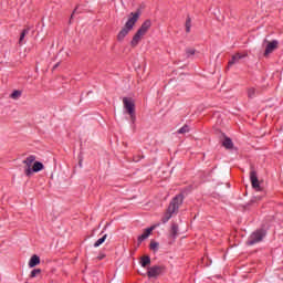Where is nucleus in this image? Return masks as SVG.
<instances>
[{
    "label": "nucleus",
    "mask_w": 283,
    "mask_h": 283,
    "mask_svg": "<svg viewBox=\"0 0 283 283\" xmlns=\"http://www.w3.org/2000/svg\"><path fill=\"white\" fill-rule=\"evenodd\" d=\"M124 108L126 109L127 114L130 116V120H136V104H134V99L129 97L123 98Z\"/></svg>",
    "instance_id": "20e7f679"
},
{
    "label": "nucleus",
    "mask_w": 283,
    "mask_h": 283,
    "mask_svg": "<svg viewBox=\"0 0 283 283\" xmlns=\"http://www.w3.org/2000/svg\"><path fill=\"white\" fill-rule=\"evenodd\" d=\"M11 98H13V101H19V98H21V91H13Z\"/></svg>",
    "instance_id": "aec40b11"
},
{
    "label": "nucleus",
    "mask_w": 283,
    "mask_h": 283,
    "mask_svg": "<svg viewBox=\"0 0 283 283\" xmlns=\"http://www.w3.org/2000/svg\"><path fill=\"white\" fill-rule=\"evenodd\" d=\"M255 199L260 200V197H255Z\"/></svg>",
    "instance_id": "cd10ccee"
},
{
    "label": "nucleus",
    "mask_w": 283,
    "mask_h": 283,
    "mask_svg": "<svg viewBox=\"0 0 283 283\" xmlns=\"http://www.w3.org/2000/svg\"><path fill=\"white\" fill-rule=\"evenodd\" d=\"M245 56L247 54L235 53L234 55H232V59L228 63L229 67H231V65H235V63H240V60L245 59Z\"/></svg>",
    "instance_id": "9d476101"
},
{
    "label": "nucleus",
    "mask_w": 283,
    "mask_h": 283,
    "mask_svg": "<svg viewBox=\"0 0 283 283\" xmlns=\"http://www.w3.org/2000/svg\"><path fill=\"white\" fill-rule=\"evenodd\" d=\"M43 164L41 161H33L32 172L38 174V171H43Z\"/></svg>",
    "instance_id": "ddd939ff"
},
{
    "label": "nucleus",
    "mask_w": 283,
    "mask_h": 283,
    "mask_svg": "<svg viewBox=\"0 0 283 283\" xmlns=\"http://www.w3.org/2000/svg\"><path fill=\"white\" fill-rule=\"evenodd\" d=\"M196 54V49H186V56L189 59V56H193Z\"/></svg>",
    "instance_id": "4be33fe9"
},
{
    "label": "nucleus",
    "mask_w": 283,
    "mask_h": 283,
    "mask_svg": "<svg viewBox=\"0 0 283 283\" xmlns=\"http://www.w3.org/2000/svg\"><path fill=\"white\" fill-rule=\"evenodd\" d=\"M150 249L151 251H158V242H155V241L150 242Z\"/></svg>",
    "instance_id": "b1692460"
},
{
    "label": "nucleus",
    "mask_w": 283,
    "mask_h": 283,
    "mask_svg": "<svg viewBox=\"0 0 283 283\" xmlns=\"http://www.w3.org/2000/svg\"><path fill=\"white\" fill-rule=\"evenodd\" d=\"M39 273H41V270L35 269V270H33V271L31 272L30 277H35V276L39 275Z\"/></svg>",
    "instance_id": "393cba45"
},
{
    "label": "nucleus",
    "mask_w": 283,
    "mask_h": 283,
    "mask_svg": "<svg viewBox=\"0 0 283 283\" xmlns=\"http://www.w3.org/2000/svg\"><path fill=\"white\" fill-rule=\"evenodd\" d=\"M180 205H182V195H178L176 196L172 201L170 202L167 212L165 213V216L161 219V222L164 224H166V222H169V220H171V216H174V213H176V211H178V209H180Z\"/></svg>",
    "instance_id": "f03ea898"
},
{
    "label": "nucleus",
    "mask_w": 283,
    "mask_h": 283,
    "mask_svg": "<svg viewBox=\"0 0 283 283\" xmlns=\"http://www.w3.org/2000/svg\"><path fill=\"white\" fill-rule=\"evenodd\" d=\"M148 264H151V259L147 255L142 256L140 265L143 266V269L148 266Z\"/></svg>",
    "instance_id": "2eb2a0df"
},
{
    "label": "nucleus",
    "mask_w": 283,
    "mask_h": 283,
    "mask_svg": "<svg viewBox=\"0 0 283 283\" xmlns=\"http://www.w3.org/2000/svg\"><path fill=\"white\" fill-rule=\"evenodd\" d=\"M178 134H189V126L185 125L178 130Z\"/></svg>",
    "instance_id": "5701e85b"
},
{
    "label": "nucleus",
    "mask_w": 283,
    "mask_h": 283,
    "mask_svg": "<svg viewBox=\"0 0 283 283\" xmlns=\"http://www.w3.org/2000/svg\"><path fill=\"white\" fill-rule=\"evenodd\" d=\"M75 13H76V9L73 11V13L71 15V19H72V17H74Z\"/></svg>",
    "instance_id": "a878e982"
},
{
    "label": "nucleus",
    "mask_w": 283,
    "mask_h": 283,
    "mask_svg": "<svg viewBox=\"0 0 283 283\" xmlns=\"http://www.w3.org/2000/svg\"><path fill=\"white\" fill-rule=\"evenodd\" d=\"M149 28H151V20H146L142 27L138 29L136 34L133 36V40L130 42L132 48H136L138 43H140V40L147 34L149 31Z\"/></svg>",
    "instance_id": "7ed1b4c3"
},
{
    "label": "nucleus",
    "mask_w": 283,
    "mask_h": 283,
    "mask_svg": "<svg viewBox=\"0 0 283 283\" xmlns=\"http://www.w3.org/2000/svg\"><path fill=\"white\" fill-rule=\"evenodd\" d=\"M30 33V29H24L20 34L19 45H23V40L25 39V35Z\"/></svg>",
    "instance_id": "a211bd4d"
},
{
    "label": "nucleus",
    "mask_w": 283,
    "mask_h": 283,
    "mask_svg": "<svg viewBox=\"0 0 283 283\" xmlns=\"http://www.w3.org/2000/svg\"><path fill=\"white\" fill-rule=\"evenodd\" d=\"M80 167H83V160H80Z\"/></svg>",
    "instance_id": "bb28decb"
},
{
    "label": "nucleus",
    "mask_w": 283,
    "mask_h": 283,
    "mask_svg": "<svg viewBox=\"0 0 283 283\" xmlns=\"http://www.w3.org/2000/svg\"><path fill=\"white\" fill-rule=\"evenodd\" d=\"M264 43H266L264 56H269V54H273V52H275V50H277V46L280 45V42H277V40H273V41L264 40Z\"/></svg>",
    "instance_id": "0eeeda50"
},
{
    "label": "nucleus",
    "mask_w": 283,
    "mask_h": 283,
    "mask_svg": "<svg viewBox=\"0 0 283 283\" xmlns=\"http://www.w3.org/2000/svg\"><path fill=\"white\" fill-rule=\"evenodd\" d=\"M170 237L178 238V224L172 223L171 230H170Z\"/></svg>",
    "instance_id": "f3484780"
},
{
    "label": "nucleus",
    "mask_w": 283,
    "mask_h": 283,
    "mask_svg": "<svg viewBox=\"0 0 283 283\" xmlns=\"http://www.w3.org/2000/svg\"><path fill=\"white\" fill-rule=\"evenodd\" d=\"M186 32H191V18H187L186 20Z\"/></svg>",
    "instance_id": "412c9836"
},
{
    "label": "nucleus",
    "mask_w": 283,
    "mask_h": 283,
    "mask_svg": "<svg viewBox=\"0 0 283 283\" xmlns=\"http://www.w3.org/2000/svg\"><path fill=\"white\" fill-rule=\"evenodd\" d=\"M39 264H41V259L39 258V255L34 254L33 256H31L29 261L30 269H34V266Z\"/></svg>",
    "instance_id": "f8f14e48"
},
{
    "label": "nucleus",
    "mask_w": 283,
    "mask_h": 283,
    "mask_svg": "<svg viewBox=\"0 0 283 283\" xmlns=\"http://www.w3.org/2000/svg\"><path fill=\"white\" fill-rule=\"evenodd\" d=\"M250 180L253 189L256 191H262V187H260V180L258 179V172H255V170H251Z\"/></svg>",
    "instance_id": "6e6552de"
},
{
    "label": "nucleus",
    "mask_w": 283,
    "mask_h": 283,
    "mask_svg": "<svg viewBox=\"0 0 283 283\" xmlns=\"http://www.w3.org/2000/svg\"><path fill=\"white\" fill-rule=\"evenodd\" d=\"M107 240V234H104L102 238H99L95 243L94 247L98 248L101 244H103Z\"/></svg>",
    "instance_id": "6ab92c4d"
},
{
    "label": "nucleus",
    "mask_w": 283,
    "mask_h": 283,
    "mask_svg": "<svg viewBox=\"0 0 283 283\" xmlns=\"http://www.w3.org/2000/svg\"><path fill=\"white\" fill-rule=\"evenodd\" d=\"M160 273H163V266H160V265H154V266L149 268L147 271L148 277H158V275H160Z\"/></svg>",
    "instance_id": "1a4fd4ad"
},
{
    "label": "nucleus",
    "mask_w": 283,
    "mask_h": 283,
    "mask_svg": "<svg viewBox=\"0 0 283 283\" xmlns=\"http://www.w3.org/2000/svg\"><path fill=\"white\" fill-rule=\"evenodd\" d=\"M140 19V13L138 12H132L127 22L125 23L124 28L119 31L117 34V41H123L132 30H134V25H136V22Z\"/></svg>",
    "instance_id": "f257e3e1"
},
{
    "label": "nucleus",
    "mask_w": 283,
    "mask_h": 283,
    "mask_svg": "<svg viewBox=\"0 0 283 283\" xmlns=\"http://www.w3.org/2000/svg\"><path fill=\"white\" fill-rule=\"evenodd\" d=\"M264 235H266V232L264 230H256L249 237L247 244L249 247H253V244H258V242H262V240H264Z\"/></svg>",
    "instance_id": "39448f33"
},
{
    "label": "nucleus",
    "mask_w": 283,
    "mask_h": 283,
    "mask_svg": "<svg viewBox=\"0 0 283 283\" xmlns=\"http://www.w3.org/2000/svg\"><path fill=\"white\" fill-rule=\"evenodd\" d=\"M156 227H158V226H153V227L146 229L144 231V233L138 237V242H143L144 240H147V238H149V235H151V231H154V229H156Z\"/></svg>",
    "instance_id": "9b49d317"
},
{
    "label": "nucleus",
    "mask_w": 283,
    "mask_h": 283,
    "mask_svg": "<svg viewBox=\"0 0 283 283\" xmlns=\"http://www.w3.org/2000/svg\"><path fill=\"white\" fill-rule=\"evenodd\" d=\"M258 96V90L255 87L248 88V97L255 98Z\"/></svg>",
    "instance_id": "dca6fc26"
},
{
    "label": "nucleus",
    "mask_w": 283,
    "mask_h": 283,
    "mask_svg": "<svg viewBox=\"0 0 283 283\" xmlns=\"http://www.w3.org/2000/svg\"><path fill=\"white\" fill-rule=\"evenodd\" d=\"M222 146L226 147V149H233V142L231 138L226 137L222 142Z\"/></svg>",
    "instance_id": "4468645a"
},
{
    "label": "nucleus",
    "mask_w": 283,
    "mask_h": 283,
    "mask_svg": "<svg viewBox=\"0 0 283 283\" xmlns=\"http://www.w3.org/2000/svg\"><path fill=\"white\" fill-rule=\"evenodd\" d=\"M34 160H36V156L31 155L22 161L24 165V172L27 176H30L32 174V167H33Z\"/></svg>",
    "instance_id": "423d86ee"
}]
</instances>
